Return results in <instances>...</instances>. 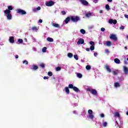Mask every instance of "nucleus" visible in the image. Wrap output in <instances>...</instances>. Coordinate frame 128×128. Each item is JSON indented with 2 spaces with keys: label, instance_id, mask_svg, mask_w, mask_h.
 <instances>
[{
  "label": "nucleus",
  "instance_id": "obj_60",
  "mask_svg": "<svg viewBox=\"0 0 128 128\" xmlns=\"http://www.w3.org/2000/svg\"><path fill=\"white\" fill-rule=\"evenodd\" d=\"M24 40H25L26 42H28V40L26 38H25Z\"/></svg>",
  "mask_w": 128,
  "mask_h": 128
},
{
  "label": "nucleus",
  "instance_id": "obj_44",
  "mask_svg": "<svg viewBox=\"0 0 128 128\" xmlns=\"http://www.w3.org/2000/svg\"><path fill=\"white\" fill-rule=\"evenodd\" d=\"M23 64H28V62L26 60H24V61H23Z\"/></svg>",
  "mask_w": 128,
  "mask_h": 128
},
{
  "label": "nucleus",
  "instance_id": "obj_48",
  "mask_svg": "<svg viewBox=\"0 0 128 128\" xmlns=\"http://www.w3.org/2000/svg\"><path fill=\"white\" fill-rule=\"evenodd\" d=\"M101 30H102V32H104V30H106V29H104V28H101Z\"/></svg>",
  "mask_w": 128,
  "mask_h": 128
},
{
  "label": "nucleus",
  "instance_id": "obj_32",
  "mask_svg": "<svg viewBox=\"0 0 128 128\" xmlns=\"http://www.w3.org/2000/svg\"><path fill=\"white\" fill-rule=\"evenodd\" d=\"M86 16H87V18H90V16H92V14L91 13H88L86 14Z\"/></svg>",
  "mask_w": 128,
  "mask_h": 128
},
{
  "label": "nucleus",
  "instance_id": "obj_55",
  "mask_svg": "<svg viewBox=\"0 0 128 128\" xmlns=\"http://www.w3.org/2000/svg\"><path fill=\"white\" fill-rule=\"evenodd\" d=\"M86 50L87 52H90V48H86Z\"/></svg>",
  "mask_w": 128,
  "mask_h": 128
},
{
  "label": "nucleus",
  "instance_id": "obj_39",
  "mask_svg": "<svg viewBox=\"0 0 128 128\" xmlns=\"http://www.w3.org/2000/svg\"><path fill=\"white\" fill-rule=\"evenodd\" d=\"M86 68L87 70H90V66H88V65L86 66Z\"/></svg>",
  "mask_w": 128,
  "mask_h": 128
},
{
  "label": "nucleus",
  "instance_id": "obj_43",
  "mask_svg": "<svg viewBox=\"0 0 128 128\" xmlns=\"http://www.w3.org/2000/svg\"><path fill=\"white\" fill-rule=\"evenodd\" d=\"M32 30H38V28H36V27H33L32 28Z\"/></svg>",
  "mask_w": 128,
  "mask_h": 128
},
{
  "label": "nucleus",
  "instance_id": "obj_20",
  "mask_svg": "<svg viewBox=\"0 0 128 128\" xmlns=\"http://www.w3.org/2000/svg\"><path fill=\"white\" fill-rule=\"evenodd\" d=\"M52 26L54 28H60V24H56V23H52Z\"/></svg>",
  "mask_w": 128,
  "mask_h": 128
},
{
  "label": "nucleus",
  "instance_id": "obj_45",
  "mask_svg": "<svg viewBox=\"0 0 128 128\" xmlns=\"http://www.w3.org/2000/svg\"><path fill=\"white\" fill-rule=\"evenodd\" d=\"M18 42L20 44H22L23 40H22V39H18Z\"/></svg>",
  "mask_w": 128,
  "mask_h": 128
},
{
  "label": "nucleus",
  "instance_id": "obj_33",
  "mask_svg": "<svg viewBox=\"0 0 128 128\" xmlns=\"http://www.w3.org/2000/svg\"><path fill=\"white\" fill-rule=\"evenodd\" d=\"M74 58H75V60H78V55L76 54L74 55Z\"/></svg>",
  "mask_w": 128,
  "mask_h": 128
},
{
  "label": "nucleus",
  "instance_id": "obj_38",
  "mask_svg": "<svg viewBox=\"0 0 128 128\" xmlns=\"http://www.w3.org/2000/svg\"><path fill=\"white\" fill-rule=\"evenodd\" d=\"M40 66H41V68H44V64L43 63H41L40 64Z\"/></svg>",
  "mask_w": 128,
  "mask_h": 128
},
{
  "label": "nucleus",
  "instance_id": "obj_23",
  "mask_svg": "<svg viewBox=\"0 0 128 128\" xmlns=\"http://www.w3.org/2000/svg\"><path fill=\"white\" fill-rule=\"evenodd\" d=\"M80 32H81V34H86V30L84 29H81L80 30Z\"/></svg>",
  "mask_w": 128,
  "mask_h": 128
},
{
  "label": "nucleus",
  "instance_id": "obj_61",
  "mask_svg": "<svg viewBox=\"0 0 128 128\" xmlns=\"http://www.w3.org/2000/svg\"><path fill=\"white\" fill-rule=\"evenodd\" d=\"M124 48H126H126H126V46H125Z\"/></svg>",
  "mask_w": 128,
  "mask_h": 128
},
{
  "label": "nucleus",
  "instance_id": "obj_8",
  "mask_svg": "<svg viewBox=\"0 0 128 128\" xmlns=\"http://www.w3.org/2000/svg\"><path fill=\"white\" fill-rule=\"evenodd\" d=\"M84 43V39H82V38L79 39L78 42H77V44L78 45L82 44Z\"/></svg>",
  "mask_w": 128,
  "mask_h": 128
},
{
  "label": "nucleus",
  "instance_id": "obj_19",
  "mask_svg": "<svg viewBox=\"0 0 128 128\" xmlns=\"http://www.w3.org/2000/svg\"><path fill=\"white\" fill-rule=\"evenodd\" d=\"M112 72L114 76H116V74H118V70H114Z\"/></svg>",
  "mask_w": 128,
  "mask_h": 128
},
{
  "label": "nucleus",
  "instance_id": "obj_35",
  "mask_svg": "<svg viewBox=\"0 0 128 128\" xmlns=\"http://www.w3.org/2000/svg\"><path fill=\"white\" fill-rule=\"evenodd\" d=\"M90 50H94V46H92L90 47Z\"/></svg>",
  "mask_w": 128,
  "mask_h": 128
},
{
  "label": "nucleus",
  "instance_id": "obj_22",
  "mask_svg": "<svg viewBox=\"0 0 128 128\" xmlns=\"http://www.w3.org/2000/svg\"><path fill=\"white\" fill-rule=\"evenodd\" d=\"M47 40L48 42H54V39L49 37L47 38Z\"/></svg>",
  "mask_w": 128,
  "mask_h": 128
},
{
  "label": "nucleus",
  "instance_id": "obj_58",
  "mask_svg": "<svg viewBox=\"0 0 128 128\" xmlns=\"http://www.w3.org/2000/svg\"><path fill=\"white\" fill-rule=\"evenodd\" d=\"M124 62L125 64H128V62H126V61H124Z\"/></svg>",
  "mask_w": 128,
  "mask_h": 128
},
{
  "label": "nucleus",
  "instance_id": "obj_56",
  "mask_svg": "<svg viewBox=\"0 0 128 128\" xmlns=\"http://www.w3.org/2000/svg\"><path fill=\"white\" fill-rule=\"evenodd\" d=\"M108 2H112V0H107Z\"/></svg>",
  "mask_w": 128,
  "mask_h": 128
},
{
  "label": "nucleus",
  "instance_id": "obj_51",
  "mask_svg": "<svg viewBox=\"0 0 128 128\" xmlns=\"http://www.w3.org/2000/svg\"><path fill=\"white\" fill-rule=\"evenodd\" d=\"M62 14H64V15L66 14V12L65 11H62Z\"/></svg>",
  "mask_w": 128,
  "mask_h": 128
},
{
  "label": "nucleus",
  "instance_id": "obj_63",
  "mask_svg": "<svg viewBox=\"0 0 128 128\" xmlns=\"http://www.w3.org/2000/svg\"><path fill=\"white\" fill-rule=\"evenodd\" d=\"M116 122V124H118V122L117 121Z\"/></svg>",
  "mask_w": 128,
  "mask_h": 128
},
{
  "label": "nucleus",
  "instance_id": "obj_52",
  "mask_svg": "<svg viewBox=\"0 0 128 128\" xmlns=\"http://www.w3.org/2000/svg\"><path fill=\"white\" fill-rule=\"evenodd\" d=\"M94 56H98V52L94 53Z\"/></svg>",
  "mask_w": 128,
  "mask_h": 128
},
{
  "label": "nucleus",
  "instance_id": "obj_4",
  "mask_svg": "<svg viewBox=\"0 0 128 128\" xmlns=\"http://www.w3.org/2000/svg\"><path fill=\"white\" fill-rule=\"evenodd\" d=\"M86 90L87 92H90L92 94H94V96H96V94H98V92L94 89L90 90L88 88Z\"/></svg>",
  "mask_w": 128,
  "mask_h": 128
},
{
  "label": "nucleus",
  "instance_id": "obj_42",
  "mask_svg": "<svg viewBox=\"0 0 128 128\" xmlns=\"http://www.w3.org/2000/svg\"><path fill=\"white\" fill-rule=\"evenodd\" d=\"M89 30H92L94 28V26H88Z\"/></svg>",
  "mask_w": 128,
  "mask_h": 128
},
{
  "label": "nucleus",
  "instance_id": "obj_34",
  "mask_svg": "<svg viewBox=\"0 0 128 128\" xmlns=\"http://www.w3.org/2000/svg\"><path fill=\"white\" fill-rule=\"evenodd\" d=\"M106 10H110V6L108 4H106Z\"/></svg>",
  "mask_w": 128,
  "mask_h": 128
},
{
  "label": "nucleus",
  "instance_id": "obj_26",
  "mask_svg": "<svg viewBox=\"0 0 128 128\" xmlns=\"http://www.w3.org/2000/svg\"><path fill=\"white\" fill-rule=\"evenodd\" d=\"M68 58H72V56H73V55H72V53H68Z\"/></svg>",
  "mask_w": 128,
  "mask_h": 128
},
{
  "label": "nucleus",
  "instance_id": "obj_57",
  "mask_svg": "<svg viewBox=\"0 0 128 128\" xmlns=\"http://www.w3.org/2000/svg\"><path fill=\"white\" fill-rule=\"evenodd\" d=\"M15 57H16V58H18V55H16Z\"/></svg>",
  "mask_w": 128,
  "mask_h": 128
},
{
  "label": "nucleus",
  "instance_id": "obj_2",
  "mask_svg": "<svg viewBox=\"0 0 128 128\" xmlns=\"http://www.w3.org/2000/svg\"><path fill=\"white\" fill-rule=\"evenodd\" d=\"M4 12L6 14H7L8 20H12V14H10V10H6L4 11Z\"/></svg>",
  "mask_w": 128,
  "mask_h": 128
},
{
  "label": "nucleus",
  "instance_id": "obj_27",
  "mask_svg": "<svg viewBox=\"0 0 128 128\" xmlns=\"http://www.w3.org/2000/svg\"><path fill=\"white\" fill-rule=\"evenodd\" d=\"M40 10V6H38L36 9H34V12H36V10Z\"/></svg>",
  "mask_w": 128,
  "mask_h": 128
},
{
  "label": "nucleus",
  "instance_id": "obj_62",
  "mask_svg": "<svg viewBox=\"0 0 128 128\" xmlns=\"http://www.w3.org/2000/svg\"><path fill=\"white\" fill-rule=\"evenodd\" d=\"M100 44V42H99Z\"/></svg>",
  "mask_w": 128,
  "mask_h": 128
},
{
  "label": "nucleus",
  "instance_id": "obj_15",
  "mask_svg": "<svg viewBox=\"0 0 128 128\" xmlns=\"http://www.w3.org/2000/svg\"><path fill=\"white\" fill-rule=\"evenodd\" d=\"M105 68L106 70L108 72H112V70H110V66H106Z\"/></svg>",
  "mask_w": 128,
  "mask_h": 128
},
{
  "label": "nucleus",
  "instance_id": "obj_46",
  "mask_svg": "<svg viewBox=\"0 0 128 128\" xmlns=\"http://www.w3.org/2000/svg\"><path fill=\"white\" fill-rule=\"evenodd\" d=\"M100 116L101 118H104V114H100Z\"/></svg>",
  "mask_w": 128,
  "mask_h": 128
},
{
  "label": "nucleus",
  "instance_id": "obj_10",
  "mask_svg": "<svg viewBox=\"0 0 128 128\" xmlns=\"http://www.w3.org/2000/svg\"><path fill=\"white\" fill-rule=\"evenodd\" d=\"M110 38H111V40H118V38H116V36L112 34L110 36Z\"/></svg>",
  "mask_w": 128,
  "mask_h": 128
},
{
  "label": "nucleus",
  "instance_id": "obj_7",
  "mask_svg": "<svg viewBox=\"0 0 128 128\" xmlns=\"http://www.w3.org/2000/svg\"><path fill=\"white\" fill-rule=\"evenodd\" d=\"M54 4V2L53 1H50L46 3V5L47 6H52Z\"/></svg>",
  "mask_w": 128,
  "mask_h": 128
},
{
  "label": "nucleus",
  "instance_id": "obj_9",
  "mask_svg": "<svg viewBox=\"0 0 128 128\" xmlns=\"http://www.w3.org/2000/svg\"><path fill=\"white\" fill-rule=\"evenodd\" d=\"M108 22L109 24H116L118 22L116 20H112V19H110Z\"/></svg>",
  "mask_w": 128,
  "mask_h": 128
},
{
  "label": "nucleus",
  "instance_id": "obj_31",
  "mask_svg": "<svg viewBox=\"0 0 128 128\" xmlns=\"http://www.w3.org/2000/svg\"><path fill=\"white\" fill-rule=\"evenodd\" d=\"M60 70H62V68H60V67H57L56 68V72H60Z\"/></svg>",
  "mask_w": 128,
  "mask_h": 128
},
{
  "label": "nucleus",
  "instance_id": "obj_41",
  "mask_svg": "<svg viewBox=\"0 0 128 128\" xmlns=\"http://www.w3.org/2000/svg\"><path fill=\"white\" fill-rule=\"evenodd\" d=\"M105 52H106V54H110V50H108V49H106Z\"/></svg>",
  "mask_w": 128,
  "mask_h": 128
},
{
  "label": "nucleus",
  "instance_id": "obj_1",
  "mask_svg": "<svg viewBox=\"0 0 128 128\" xmlns=\"http://www.w3.org/2000/svg\"><path fill=\"white\" fill-rule=\"evenodd\" d=\"M68 88H72L74 92H80V89H78V87L74 86V84H70L68 85Z\"/></svg>",
  "mask_w": 128,
  "mask_h": 128
},
{
  "label": "nucleus",
  "instance_id": "obj_11",
  "mask_svg": "<svg viewBox=\"0 0 128 128\" xmlns=\"http://www.w3.org/2000/svg\"><path fill=\"white\" fill-rule=\"evenodd\" d=\"M80 2L84 4V6H88V2L85 0H80Z\"/></svg>",
  "mask_w": 128,
  "mask_h": 128
},
{
  "label": "nucleus",
  "instance_id": "obj_59",
  "mask_svg": "<svg viewBox=\"0 0 128 128\" xmlns=\"http://www.w3.org/2000/svg\"><path fill=\"white\" fill-rule=\"evenodd\" d=\"M102 10L100 11V14H102Z\"/></svg>",
  "mask_w": 128,
  "mask_h": 128
},
{
  "label": "nucleus",
  "instance_id": "obj_37",
  "mask_svg": "<svg viewBox=\"0 0 128 128\" xmlns=\"http://www.w3.org/2000/svg\"><path fill=\"white\" fill-rule=\"evenodd\" d=\"M102 126H104V127L106 126H108V122H104L103 123V124H102Z\"/></svg>",
  "mask_w": 128,
  "mask_h": 128
},
{
  "label": "nucleus",
  "instance_id": "obj_49",
  "mask_svg": "<svg viewBox=\"0 0 128 128\" xmlns=\"http://www.w3.org/2000/svg\"><path fill=\"white\" fill-rule=\"evenodd\" d=\"M44 80H48V76H44Z\"/></svg>",
  "mask_w": 128,
  "mask_h": 128
},
{
  "label": "nucleus",
  "instance_id": "obj_18",
  "mask_svg": "<svg viewBox=\"0 0 128 128\" xmlns=\"http://www.w3.org/2000/svg\"><path fill=\"white\" fill-rule=\"evenodd\" d=\"M10 42L14 43V37H10L9 40Z\"/></svg>",
  "mask_w": 128,
  "mask_h": 128
},
{
  "label": "nucleus",
  "instance_id": "obj_54",
  "mask_svg": "<svg viewBox=\"0 0 128 128\" xmlns=\"http://www.w3.org/2000/svg\"><path fill=\"white\" fill-rule=\"evenodd\" d=\"M124 16L126 18H128V14H125Z\"/></svg>",
  "mask_w": 128,
  "mask_h": 128
},
{
  "label": "nucleus",
  "instance_id": "obj_17",
  "mask_svg": "<svg viewBox=\"0 0 128 128\" xmlns=\"http://www.w3.org/2000/svg\"><path fill=\"white\" fill-rule=\"evenodd\" d=\"M114 86H115V88H120V83L116 82L114 84Z\"/></svg>",
  "mask_w": 128,
  "mask_h": 128
},
{
  "label": "nucleus",
  "instance_id": "obj_5",
  "mask_svg": "<svg viewBox=\"0 0 128 128\" xmlns=\"http://www.w3.org/2000/svg\"><path fill=\"white\" fill-rule=\"evenodd\" d=\"M92 110H88V114H89V118H90V120H93V118H94V116L92 114Z\"/></svg>",
  "mask_w": 128,
  "mask_h": 128
},
{
  "label": "nucleus",
  "instance_id": "obj_50",
  "mask_svg": "<svg viewBox=\"0 0 128 128\" xmlns=\"http://www.w3.org/2000/svg\"><path fill=\"white\" fill-rule=\"evenodd\" d=\"M38 22H40V24H42V20L41 19H40V20H39Z\"/></svg>",
  "mask_w": 128,
  "mask_h": 128
},
{
  "label": "nucleus",
  "instance_id": "obj_6",
  "mask_svg": "<svg viewBox=\"0 0 128 128\" xmlns=\"http://www.w3.org/2000/svg\"><path fill=\"white\" fill-rule=\"evenodd\" d=\"M16 11L17 12L18 14H26L24 10L20 9H18Z\"/></svg>",
  "mask_w": 128,
  "mask_h": 128
},
{
  "label": "nucleus",
  "instance_id": "obj_40",
  "mask_svg": "<svg viewBox=\"0 0 128 128\" xmlns=\"http://www.w3.org/2000/svg\"><path fill=\"white\" fill-rule=\"evenodd\" d=\"M90 44H91V46H94V42L91 41L90 42Z\"/></svg>",
  "mask_w": 128,
  "mask_h": 128
},
{
  "label": "nucleus",
  "instance_id": "obj_36",
  "mask_svg": "<svg viewBox=\"0 0 128 128\" xmlns=\"http://www.w3.org/2000/svg\"><path fill=\"white\" fill-rule=\"evenodd\" d=\"M48 76H52V72H48Z\"/></svg>",
  "mask_w": 128,
  "mask_h": 128
},
{
  "label": "nucleus",
  "instance_id": "obj_3",
  "mask_svg": "<svg viewBox=\"0 0 128 128\" xmlns=\"http://www.w3.org/2000/svg\"><path fill=\"white\" fill-rule=\"evenodd\" d=\"M70 18L72 22H76L80 20V17L78 16H70Z\"/></svg>",
  "mask_w": 128,
  "mask_h": 128
},
{
  "label": "nucleus",
  "instance_id": "obj_30",
  "mask_svg": "<svg viewBox=\"0 0 128 128\" xmlns=\"http://www.w3.org/2000/svg\"><path fill=\"white\" fill-rule=\"evenodd\" d=\"M42 52H46V48L44 47L42 50Z\"/></svg>",
  "mask_w": 128,
  "mask_h": 128
},
{
  "label": "nucleus",
  "instance_id": "obj_21",
  "mask_svg": "<svg viewBox=\"0 0 128 128\" xmlns=\"http://www.w3.org/2000/svg\"><path fill=\"white\" fill-rule=\"evenodd\" d=\"M70 17H68L66 20H65V22L66 24H68V22H70Z\"/></svg>",
  "mask_w": 128,
  "mask_h": 128
},
{
  "label": "nucleus",
  "instance_id": "obj_24",
  "mask_svg": "<svg viewBox=\"0 0 128 128\" xmlns=\"http://www.w3.org/2000/svg\"><path fill=\"white\" fill-rule=\"evenodd\" d=\"M114 116H117V118H120V113L118 112H116Z\"/></svg>",
  "mask_w": 128,
  "mask_h": 128
},
{
  "label": "nucleus",
  "instance_id": "obj_53",
  "mask_svg": "<svg viewBox=\"0 0 128 128\" xmlns=\"http://www.w3.org/2000/svg\"><path fill=\"white\" fill-rule=\"evenodd\" d=\"M94 2L95 3V4H96L97 2H98V0H94Z\"/></svg>",
  "mask_w": 128,
  "mask_h": 128
},
{
  "label": "nucleus",
  "instance_id": "obj_25",
  "mask_svg": "<svg viewBox=\"0 0 128 128\" xmlns=\"http://www.w3.org/2000/svg\"><path fill=\"white\" fill-rule=\"evenodd\" d=\"M8 10H10H10H12V6H8Z\"/></svg>",
  "mask_w": 128,
  "mask_h": 128
},
{
  "label": "nucleus",
  "instance_id": "obj_14",
  "mask_svg": "<svg viewBox=\"0 0 128 128\" xmlns=\"http://www.w3.org/2000/svg\"><path fill=\"white\" fill-rule=\"evenodd\" d=\"M114 62H116V64H120V60H119L118 58H116L114 60Z\"/></svg>",
  "mask_w": 128,
  "mask_h": 128
},
{
  "label": "nucleus",
  "instance_id": "obj_13",
  "mask_svg": "<svg viewBox=\"0 0 128 128\" xmlns=\"http://www.w3.org/2000/svg\"><path fill=\"white\" fill-rule=\"evenodd\" d=\"M124 72L126 74H128V68L126 66H124Z\"/></svg>",
  "mask_w": 128,
  "mask_h": 128
},
{
  "label": "nucleus",
  "instance_id": "obj_16",
  "mask_svg": "<svg viewBox=\"0 0 128 128\" xmlns=\"http://www.w3.org/2000/svg\"><path fill=\"white\" fill-rule=\"evenodd\" d=\"M70 88L68 87H65L64 88V90H65V92H66V94H70Z\"/></svg>",
  "mask_w": 128,
  "mask_h": 128
},
{
  "label": "nucleus",
  "instance_id": "obj_29",
  "mask_svg": "<svg viewBox=\"0 0 128 128\" xmlns=\"http://www.w3.org/2000/svg\"><path fill=\"white\" fill-rule=\"evenodd\" d=\"M77 76L78 78H82V75L81 74H77Z\"/></svg>",
  "mask_w": 128,
  "mask_h": 128
},
{
  "label": "nucleus",
  "instance_id": "obj_12",
  "mask_svg": "<svg viewBox=\"0 0 128 128\" xmlns=\"http://www.w3.org/2000/svg\"><path fill=\"white\" fill-rule=\"evenodd\" d=\"M104 46H112V42L110 41L106 42Z\"/></svg>",
  "mask_w": 128,
  "mask_h": 128
},
{
  "label": "nucleus",
  "instance_id": "obj_28",
  "mask_svg": "<svg viewBox=\"0 0 128 128\" xmlns=\"http://www.w3.org/2000/svg\"><path fill=\"white\" fill-rule=\"evenodd\" d=\"M38 66L36 65H34L32 67V70H38Z\"/></svg>",
  "mask_w": 128,
  "mask_h": 128
},
{
  "label": "nucleus",
  "instance_id": "obj_47",
  "mask_svg": "<svg viewBox=\"0 0 128 128\" xmlns=\"http://www.w3.org/2000/svg\"><path fill=\"white\" fill-rule=\"evenodd\" d=\"M120 30H124V26H121L120 28Z\"/></svg>",
  "mask_w": 128,
  "mask_h": 128
}]
</instances>
